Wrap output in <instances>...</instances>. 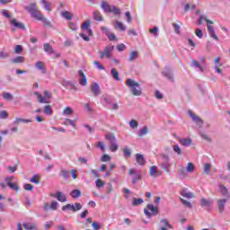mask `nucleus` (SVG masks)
<instances>
[{
  "mask_svg": "<svg viewBox=\"0 0 230 230\" xmlns=\"http://www.w3.org/2000/svg\"><path fill=\"white\" fill-rule=\"evenodd\" d=\"M191 66L198 67L200 71H204V68L201 67L200 64H199L197 60L191 61Z\"/></svg>",
  "mask_w": 230,
  "mask_h": 230,
  "instance_id": "13d9d810",
  "label": "nucleus"
},
{
  "mask_svg": "<svg viewBox=\"0 0 230 230\" xmlns=\"http://www.w3.org/2000/svg\"><path fill=\"white\" fill-rule=\"evenodd\" d=\"M67 209H70V211H74V213H76V211H80V209H82V204L75 203V207L72 204H66L62 207V211H67Z\"/></svg>",
  "mask_w": 230,
  "mask_h": 230,
  "instance_id": "6e6552de",
  "label": "nucleus"
},
{
  "mask_svg": "<svg viewBox=\"0 0 230 230\" xmlns=\"http://www.w3.org/2000/svg\"><path fill=\"white\" fill-rule=\"evenodd\" d=\"M172 150L173 152H175V154H177L178 155H181L182 154V150L181 149V146H179V145H174L172 146Z\"/></svg>",
  "mask_w": 230,
  "mask_h": 230,
  "instance_id": "a18cd8bd",
  "label": "nucleus"
},
{
  "mask_svg": "<svg viewBox=\"0 0 230 230\" xmlns=\"http://www.w3.org/2000/svg\"><path fill=\"white\" fill-rule=\"evenodd\" d=\"M23 188L26 191H33V185L30 183L24 184Z\"/></svg>",
  "mask_w": 230,
  "mask_h": 230,
  "instance_id": "338daca9",
  "label": "nucleus"
},
{
  "mask_svg": "<svg viewBox=\"0 0 230 230\" xmlns=\"http://www.w3.org/2000/svg\"><path fill=\"white\" fill-rule=\"evenodd\" d=\"M72 199H80L82 197V191L80 190H73L70 193Z\"/></svg>",
  "mask_w": 230,
  "mask_h": 230,
  "instance_id": "cd10ccee",
  "label": "nucleus"
},
{
  "mask_svg": "<svg viewBox=\"0 0 230 230\" xmlns=\"http://www.w3.org/2000/svg\"><path fill=\"white\" fill-rule=\"evenodd\" d=\"M3 98L4 100H7L9 102H12V100H13V95L10 93H3Z\"/></svg>",
  "mask_w": 230,
  "mask_h": 230,
  "instance_id": "ea45409f",
  "label": "nucleus"
},
{
  "mask_svg": "<svg viewBox=\"0 0 230 230\" xmlns=\"http://www.w3.org/2000/svg\"><path fill=\"white\" fill-rule=\"evenodd\" d=\"M42 4H44V8L45 10H47V12H51V4L48 3V1L46 0H41Z\"/></svg>",
  "mask_w": 230,
  "mask_h": 230,
  "instance_id": "37998d69",
  "label": "nucleus"
},
{
  "mask_svg": "<svg viewBox=\"0 0 230 230\" xmlns=\"http://www.w3.org/2000/svg\"><path fill=\"white\" fill-rule=\"evenodd\" d=\"M112 51H114V46L110 45L104 48L102 51L105 58H112Z\"/></svg>",
  "mask_w": 230,
  "mask_h": 230,
  "instance_id": "f8f14e48",
  "label": "nucleus"
},
{
  "mask_svg": "<svg viewBox=\"0 0 230 230\" xmlns=\"http://www.w3.org/2000/svg\"><path fill=\"white\" fill-rule=\"evenodd\" d=\"M203 172H204V173H206V175H209V172H211V164H205Z\"/></svg>",
  "mask_w": 230,
  "mask_h": 230,
  "instance_id": "3c124183",
  "label": "nucleus"
},
{
  "mask_svg": "<svg viewBox=\"0 0 230 230\" xmlns=\"http://www.w3.org/2000/svg\"><path fill=\"white\" fill-rule=\"evenodd\" d=\"M33 120L30 119L16 118L13 121V125H19V123H31Z\"/></svg>",
  "mask_w": 230,
  "mask_h": 230,
  "instance_id": "b1692460",
  "label": "nucleus"
},
{
  "mask_svg": "<svg viewBox=\"0 0 230 230\" xmlns=\"http://www.w3.org/2000/svg\"><path fill=\"white\" fill-rule=\"evenodd\" d=\"M43 50L45 51V53H48V55H51V54L55 53L53 47H51V44H49V43H45L43 45Z\"/></svg>",
  "mask_w": 230,
  "mask_h": 230,
  "instance_id": "aec40b11",
  "label": "nucleus"
},
{
  "mask_svg": "<svg viewBox=\"0 0 230 230\" xmlns=\"http://www.w3.org/2000/svg\"><path fill=\"white\" fill-rule=\"evenodd\" d=\"M149 32L154 35V37H157V33H159V27H154L153 29L149 30Z\"/></svg>",
  "mask_w": 230,
  "mask_h": 230,
  "instance_id": "6e6d98bb",
  "label": "nucleus"
},
{
  "mask_svg": "<svg viewBox=\"0 0 230 230\" xmlns=\"http://www.w3.org/2000/svg\"><path fill=\"white\" fill-rule=\"evenodd\" d=\"M126 85L131 91V94H133V96H141V94H143L141 84L134 79H127Z\"/></svg>",
  "mask_w": 230,
  "mask_h": 230,
  "instance_id": "f03ea898",
  "label": "nucleus"
},
{
  "mask_svg": "<svg viewBox=\"0 0 230 230\" xmlns=\"http://www.w3.org/2000/svg\"><path fill=\"white\" fill-rule=\"evenodd\" d=\"M144 213L147 218H151L153 215H157V213H159V208L154 207L153 204H148L146 208L144 209Z\"/></svg>",
  "mask_w": 230,
  "mask_h": 230,
  "instance_id": "39448f33",
  "label": "nucleus"
},
{
  "mask_svg": "<svg viewBox=\"0 0 230 230\" xmlns=\"http://www.w3.org/2000/svg\"><path fill=\"white\" fill-rule=\"evenodd\" d=\"M149 175L150 177H160L163 175V172L157 170V166L153 165L149 168Z\"/></svg>",
  "mask_w": 230,
  "mask_h": 230,
  "instance_id": "ddd939ff",
  "label": "nucleus"
},
{
  "mask_svg": "<svg viewBox=\"0 0 230 230\" xmlns=\"http://www.w3.org/2000/svg\"><path fill=\"white\" fill-rule=\"evenodd\" d=\"M14 53H16V55H21V53H22V46L17 45L14 49Z\"/></svg>",
  "mask_w": 230,
  "mask_h": 230,
  "instance_id": "e2e57ef3",
  "label": "nucleus"
},
{
  "mask_svg": "<svg viewBox=\"0 0 230 230\" xmlns=\"http://www.w3.org/2000/svg\"><path fill=\"white\" fill-rule=\"evenodd\" d=\"M35 67L39 71H41L43 75H46L48 73V68H46V65L42 61H38L35 63Z\"/></svg>",
  "mask_w": 230,
  "mask_h": 230,
  "instance_id": "2eb2a0df",
  "label": "nucleus"
},
{
  "mask_svg": "<svg viewBox=\"0 0 230 230\" xmlns=\"http://www.w3.org/2000/svg\"><path fill=\"white\" fill-rule=\"evenodd\" d=\"M6 184L11 188V190H13L14 191H19L21 188L17 183H13L12 181H13V176H11L10 178H5Z\"/></svg>",
  "mask_w": 230,
  "mask_h": 230,
  "instance_id": "9d476101",
  "label": "nucleus"
},
{
  "mask_svg": "<svg viewBox=\"0 0 230 230\" xmlns=\"http://www.w3.org/2000/svg\"><path fill=\"white\" fill-rule=\"evenodd\" d=\"M145 201L143 200V199H133L132 201V206L137 207V206H141V204H143Z\"/></svg>",
  "mask_w": 230,
  "mask_h": 230,
  "instance_id": "4c0bfd02",
  "label": "nucleus"
},
{
  "mask_svg": "<svg viewBox=\"0 0 230 230\" xmlns=\"http://www.w3.org/2000/svg\"><path fill=\"white\" fill-rule=\"evenodd\" d=\"M188 114L191 118L192 121H194V123H196L199 128H202L204 126V120H202L200 117L197 116V114L191 112V111H189Z\"/></svg>",
  "mask_w": 230,
  "mask_h": 230,
  "instance_id": "0eeeda50",
  "label": "nucleus"
},
{
  "mask_svg": "<svg viewBox=\"0 0 230 230\" xmlns=\"http://www.w3.org/2000/svg\"><path fill=\"white\" fill-rule=\"evenodd\" d=\"M148 134V127L144 126L143 128H141L138 132V136L140 137H143V136H146Z\"/></svg>",
  "mask_w": 230,
  "mask_h": 230,
  "instance_id": "c9c22d12",
  "label": "nucleus"
},
{
  "mask_svg": "<svg viewBox=\"0 0 230 230\" xmlns=\"http://www.w3.org/2000/svg\"><path fill=\"white\" fill-rule=\"evenodd\" d=\"M102 100H103V102H105V103L111 104V97H109V95H102Z\"/></svg>",
  "mask_w": 230,
  "mask_h": 230,
  "instance_id": "774afa93",
  "label": "nucleus"
},
{
  "mask_svg": "<svg viewBox=\"0 0 230 230\" xmlns=\"http://www.w3.org/2000/svg\"><path fill=\"white\" fill-rule=\"evenodd\" d=\"M111 13H114V15H121V10L115 5H112Z\"/></svg>",
  "mask_w": 230,
  "mask_h": 230,
  "instance_id": "e433bc0d",
  "label": "nucleus"
},
{
  "mask_svg": "<svg viewBox=\"0 0 230 230\" xmlns=\"http://www.w3.org/2000/svg\"><path fill=\"white\" fill-rule=\"evenodd\" d=\"M136 161L139 166H145V164H146V160H145V156L141 154L136 155Z\"/></svg>",
  "mask_w": 230,
  "mask_h": 230,
  "instance_id": "f3484780",
  "label": "nucleus"
},
{
  "mask_svg": "<svg viewBox=\"0 0 230 230\" xmlns=\"http://www.w3.org/2000/svg\"><path fill=\"white\" fill-rule=\"evenodd\" d=\"M43 94L45 98L39 92H34V96H37L40 103H49L48 100H51V93L45 91Z\"/></svg>",
  "mask_w": 230,
  "mask_h": 230,
  "instance_id": "20e7f679",
  "label": "nucleus"
},
{
  "mask_svg": "<svg viewBox=\"0 0 230 230\" xmlns=\"http://www.w3.org/2000/svg\"><path fill=\"white\" fill-rule=\"evenodd\" d=\"M123 154H124V157H126V159L127 158H128V157H131V155H132V151H130V149L129 148H124L123 149Z\"/></svg>",
  "mask_w": 230,
  "mask_h": 230,
  "instance_id": "09e8293b",
  "label": "nucleus"
},
{
  "mask_svg": "<svg viewBox=\"0 0 230 230\" xmlns=\"http://www.w3.org/2000/svg\"><path fill=\"white\" fill-rule=\"evenodd\" d=\"M186 170L189 173H192L193 170H195V165L192 163H188Z\"/></svg>",
  "mask_w": 230,
  "mask_h": 230,
  "instance_id": "603ef678",
  "label": "nucleus"
},
{
  "mask_svg": "<svg viewBox=\"0 0 230 230\" xmlns=\"http://www.w3.org/2000/svg\"><path fill=\"white\" fill-rule=\"evenodd\" d=\"M208 30L210 37L214 39L215 40L218 41V38L217 37V34L215 33V28L212 25H208Z\"/></svg>",
  "mask_w": 230,
  "mask_h": 230,
  "instance_id": "5701e85b",
  "label": "nucleus"
},
{
  "mask_svg": "<svg viewBox=\"0 0 230 230\" xmlns=\"http://www.w3.org/2000/svg\"><path fill=\"white\" fill-rule=\"evenodd\" d=\"M218 188H219V191H220L221 195H223V197H226L228 195L229 190H227V187L224 186L223 184H219Z\"/></svg>",
  "mask_w": 230,
  "mask_h": 230,
  "instance_id": "a878e982",
  "label": "nucleus"
},
{
  "mask_svg": "<svg viewBox=\"0 0 230 230\" xmlns=\"http://www.w3.org/2000/svg\"><path fill=\"white\" fill-rule=\"evenodd\" d=\"M93 65L99 69L100 71H105V66L100 63V61H93Z\"/></svg>",
  "mask_w": 230,
  "mask_h": 230,
  "instance_id": "49530a36",
  "label": "nucleus"
},
{
  "mask_svg": "<svg viewBox=\"0 0 230 230\" xmlns=\"http://www.w3.org/2000/svg\"><path fill=\"white\" fill-rule=\"evenodd\" d=\"M22 226L26 230L37 229V226H35V224L24 223Z\"/></svg>",
  "mask_w": 230,
  "mask_h": 230,
  "instance_id": "f704fd0d",
  "label": "nucleus"
},
{
  "mask_svg": "<svg viewBox=\"0 0 230 230\" xmlns=\"http://www.w3.org/2000/svg\"><path fill=\"white\" fill-rule=\"evenodd\" d=\"M95 146L100 148L102 152H105V144L102 141L96 143Z\"/></svg>",
  "mask_w": 230,
  "mask_h": 230,
  "instance_id": "4d7b16f0",
  "label": "nucleus"
},
{
  "mask_svg": "<svg viewBox=\"0 0 230 230\" xmlns=\"http://www.w3.org/2000/svg\"><path fill=\"white\" fill-rule=\"evenodd\" d=\"M107 141L110 143V150L111 152H117L119 146H118V140L116 139V136L110 133L105 136Z\"/></svg>",
  "mask_w": 230,
  "mask_h": 230,
  "instance_id": "7ed1b4c3",
  "label": "nucleus"
},
{
  "mask_svg": "<svg viewBox=\"0 0 230 230\" xmlns=\"http://www.w3.org/2000/svg\"><path fill=\"white\" fill-rule=\"evenodd\" d=\"M101 8L105 12V13H111V10H112V6L109 5L105 1L102 2Z\"/></svg>",
  "mask_w": 230,
  "mask_h": 230,
  "instance_id": "6ab92c4d",
  "label": "nucleus"
},
{
  "mask_svg": "<svg viewBox=\"0 0 230 230\" xmlns=\"http://www.w3.org/2000/svg\"><path fill=\"white\" fill-rule=\"evenodd\" d=\"M180 143L182 145V146H190L193 141L191 138H181Z\"/></svg>",
  "mask_w": 230,
  "mask_h": 230,
  "instance_id": "c756f323",
  "label": "nucleus"
},
{
  "mask_svg": "<svg viewBox=\"0 0 230 230\" xmlns=\"http://www.w3.org/2000/svg\"><path fill=\"white\" fill-rule=\"evenodd\" d=\"M139 57V52L137 51H132L129 54V58H128V62H134V60H136V58H137Z\"/></svg>",
  "mask_w": 230,
  "mask_h": 230,
  "instance_id": "7c9ffc66",
  "label": "nucleus"
},
{
  "mask_svg": "<svg viewBox=\"0 0 230 230\" xmlns=\"http://www.w3.org/2000/svg\"><path fill=\"white\" fill-rule=\"evenodd\" d=\"M161 224L164 225V227H168V229H172L173 226H172V225H170L168 219L164 218L160 220Z\"/></svg>",
  "mask_w": 230,
  "mask_h": 230,
  "instance_id": "79ce46f5",
  "label": "nucleus"
},
{
  "mask_svg": "<svg viewBox=\"0 0 230 230\" xmlns=\"http://www.w3.org/2000/svg\"><path fill=\"white\" fill-rule=\"evenodd\" d=\"M226 204H227V199H221L217 200V208L220 214L224 213L226 209Z\"/></svg>",
  "mask_w": 230,
  "mask_h": 230,
  "instance_id": "4468645a",
  "label": "nucleus"
},
{
  "mask_svg": "<svg viewBox=\"0 0 230 230\" xmlns=\"http://www.w3.org/2000/svg\"><path fill=\"white\" fill-rule=\"evenodd\" d=\"M90 27H91V22H89V21H85L81 25V29L83 30V31H86L87 30H89Z\"/></svg>",
  "mask_w": 230,
  "mask_h": 230,
  "instance_id": "a19ab883",
  "label": "nucleus"
},
{
  "mask_svg": "<svg viewBox=\"0 0 230 230\" xmlns=\"http://www.w3.org/2000/svg\"><path fill=\"white\" fill-rule=\"evenodd\" d=\"M113 26L115 30H120V31H125V25L118 20L114 21Z\"/></svg>",
  "mask_w": 230,
  "mask_h": 230,
  "instance_id": "4be33fe9",
  "label": "nucleus"
},
{
  "mask_svg": "<svg viewBox=\"0 0 230 230\" xmlns=\"http://www.w3.org/2000/svg\"><path fill=\"white\" fill-rule=\"evenodd\" d=\"M129 127H130V128H137V127H139V124L137 123V120L132 119L129 121Z\"/></svg>",
  "mask_w": 230,
  "mask_h": 230,
  "instance_id": "c03bdc74",
  "label": "nucleus"
},
{
  "mask_svg": "<svg viewBox=\"0 0 230 230\" xmlns=\"http://www.w3.org/2000/svg\"><path fill=\"white\" fill-rule=\"evenodd\" d=\"M61 175L65 179H69L70 177L69 172H67L66 170H61Z\"/></svg>",
  "mask_w": 230,
  "mask_h": 230,
  "instance_id": "0e129e2a",
  "label": "nucleus"
},
{
  "mask_svg": "<svg viewBox=\"0 0 230 230\" xmlns=\"http://www.w3.org/2000/svg\"><path fill=\"white\" fill-rule=\"evenodd\" d=\"M111 75L117 82H119V80H121L119 78V72H118L116 68L111 69Z\"/></svg>",
  "mask_w": 230,
  "mask_h": 230,
  "instance_id": "72a5a7b5",
  "label": "nucleus"
},
{
  "mask_svg": "<svg viewBox=\"0 0 230 230\" xmlns=\"http://www.w3.org/2000/svg\"><path fill=\"white\" fill-rule=\"evenodd\" d=\"M106 37H108L109 40L111 41L118 40L117 37L112 32H108V34H106Z\"/></svg>",
  "mask_w": 230,
  "mask_h": 230,
  "instance_id": "bf43d9fd",
  "label": "nucleus"
},
{
  "mask_svg": "<svg viewBox=\"0 0 230 230\" xmlns=\"http://www.w3.org/2000/svg\"><path fill=\"white\" fill-rule=\"evenodd\" d=\"M61 15L66 21H71V19H73V17H74L73 13L71 12H69V11L62 12Z\"/></svg>",
  "mask_w": 230,
  "mask_h": 230,
  "instance_id": "bb28decb",
  "label": "nucleus"
},
{
  "mask_svg": "<svg viewBox=\"0 0 230 230\" xmlns=\"http://www.w3.org/2000/svg\"><path fill=\"white\" fill-rule=\"evenodd\" d=\"M24 62V57L17 56L11 59V64H22Z\"/></svg>",
  "mask_w": 230,
  "mask_h": 230,
  "instance_id": "393cba45",
  "label": "nucleus"
},
{
  "mask_svg": "<svg viewBox=\"0 0 230 230\" xmlns=\"http://www.w3.org/2000/svg\"><path fill=\"white\" fill-rule=\"evenodd\" d=\"M50 197H57V199L59 202H66L67 201V198L66 197V194L62 195L61 191H58L56 193V195L51 194Z\"/></svg>",
  "mask_w": 230,
  "mask_h": 230,
  "instance_id": "a211bd4d",
  "label": "nucleus"
},
{
  "mask_svg": "<svg viewBox=\"0 0 230 230\" xmlns=\"http://www.w3.org/2000/svg\"><path fill=\"white\" fill-rule=\"evenodd\" d=\"M65 125H71L74 128L76 127V124H75V120H71L70 119H66Z\"/></svg>",
  "mask_w": 230,
  "mask_h": 230,
  "instance_id": "052dcab7",
  "label": "nucleus"
},
{
  "mask_svg": "<svg viewBox=\"0 0 230 230\" xmlns=\"http://www.w3.org/2000/svg\"><path fill=\"white\" fill-rule=\"evenodd\" d=\"M63 113L66 114V116H71V114H73V109H71V107L66 106L64 111Z\"/></svg>",
  "mask_w": 230,
  "mask_h": 230,
  "instance_id": "864d4df0",
  "label": "nucleus"
},
{
  "mask_svg": "<svg viewBox=\"0 0 230 230\" xmlns=\"http://www.w3.org/2000/svg\"><path fill=\"white\" fill-rule=\"evenodd\" d=\"M93 19L94 21H99L100 22H102V21H103V16H102V13H100L99 11H95L93 12Z\"/></svg>",
  "mask_w": 230,
  "mask_h": 230,
  "instance_id": "473e14b6",
  "label": "nucleus"
},
{
  "mask_svg": "<svg viewBox=\"0 0 230 230\" xmlns=\"http://www.w3.org/2000/svg\"><path fill=\"white\" fill-rule=\"evenodd\" d=\"M90 89L93 96H100V94H102V90L100 89V84H98V83H93Z\"/></svg>",
  "mask_w": 230,
  "mask_h": 230,
  "instance_id": "1a4fd4ad",
  "label": "nucleus"
},
{
  "mask_svg": "<svg viewBox=\"0 0 230 230\" xmlns=\"http://www.w3.org/2000/svg\"><path fill=\"white\" fill-rule=\"evenodd\" d=\"M162 75H163V76L167 78V80H169V82H172V84H173L175 82V77L173 76V72L172 70L166 69L162 72Z\"/></svg>",
  "mask_w": 230,
  "mask_h": 230,
  "instance_id": "9b49d317",
  "label": "nucleus"
},
{
  "mask_svg": "<svg viewBox=\"0 0 230 230\" xmlns=\"http://www.w3.org/2000/svg\"><path fill=\"white\" fill-rule=\"evenodd\" d=\"M128 175L132 177V184H137L141 181V172H137V169L131 168L128 169Z\"/></svg>",
  "mask_w": 230,
  "mask_h": 230,
  "instance_id": "423d86ee",
  "label": "nucleus"
},
{
  "mask_svg": "<svg viewBox=\"0 0 230 230\" xmlns=\"http://www.w3.org/2000/svg\"><path fill=\"white\" fill-rule=\"evenodd\" d=\"M211 204H213V201L206 199H200V206L201 208H209V206H211Z\"/></svg>",
  "mask_w": 230,
  "mask_h": 230,
  "instance_id": "c85d7f7f",
  "label": "nucleus"
},
{
  "mask_svg": "<svg viewBox=\"0 0 230 230\" xmlns=\"http://www.w3.org/2000/svg\"><path fill=\"white\" fill-rule=\"evenodd\" d=\"M199 136H200V137H202V139H205V141L211 143V137H209V136L206 135V133L200 131Z\"/></svg>",
  "mask_w": 230,
  "mask_h": 230,
  "instance_id": "8fccbe9b",
  "label": "nucleus"
},
{
  "mask_svg": "<svg viewBox=\"0 0 230 230\" xmlns=\"http://www.w3.org/2000/svg\"><path fill=\"white\" fill-rule=\"evenodd\" d=\"M10 24L14 26V28H18L19 30H26V26L24 25V23L17 22L16 19L11 20Z\"/></svg>",
  "mask_w": 230,
  "mask_h": 230,
  "instance_id": "dca6fc26",
  "label": "nucleus"
},
{
  "mask_svg": "<svg viewBox=\"0 0 230 230\" xmlns=\"http://www.w3.org/2000/svg\"><path fill=\"white\" fill-rule=\"evenodd\" d=\"M96 187L100 190V188H103L105 186V181L100 179L95 181Z\"/></svg>",
  "mask_w": 230,
  "mask_h": 230,
  "instance_id": "de8ad7c7",
  "label": "nucleus"
},
{
  "mask_svg": "<svg viewBox=\"0 0 230 230\" xmlns=\"http://www.w3.org/2000/svg\"><path fill=\"white\" fill-rule=\"evenodd\" d=\"M181 197H184L185 199H193L194 195L193 192H188V189L184 188L181 191Z\"/></svg>",
  "mask_w": 230,
  "mask_h": 230,
  "instance_id": "412c9836",
  "label": "nucleus"
},
{
  "mask_svg": "<svg viewBox=\"0 0 230 230\" xmlns=\"http://www.w3.org/2000/svg\"><path fill=\"white\" fill-rule=\"evenodd\" d=\"M24 9L30 13L32 19H36V21H40L43 23V26H51V22H49V20H48V18H46L44 14H42L40 10H39V8L37 7V4L31 3L29 5L25 6Z\"/></svg>",
  "mask_w": 230,
  "mask_h": 230,
  "instance_id": "f257e3e1",
  "label": "nucleus"
},
{
  "mask_svg": "<svg viewBox=\"0 0 230 230\" xmlns=\"http://www.w3.org/2000/svg\"><path fill=\"white\" fill-rule=\"evenodd\" d=\"M58 208V202L52 201L50 204V209H52L53 211H57Z\"/></svg>",
  "mask_w": 230,
  "mask_h": 230,
  "instance_id": "680f3d73",
  "label": "nucleus"
},
{
  "mask_svg": "<svg viewBox=\"0 0 230 230\" xmlns=\"http://www.w3.org/2000/svg\"><path fill=\"white\" fill-rule=\"evenodd\" d=\"M30 182H32L33 184H39L40 182V175L34 174L31 179Z\"/></svg>",
  "mask_w": 230,
  "mask_h": 230,
  "instance_id": "2f4dec72",
  "label": "nucleus"
},
{
  "mask_svg": "<svg viewBox=\"0 0 230 230\" xmlns=\"http://www.w3.org/2000/svg\"><path fill=\"white\" fill-rule=\"evenodd\" d=\"M102 163H107V161H111V156L109 155H103L101 157Z\"/></svg>",
  "mask_w": 230,
  "mask_h": 230,
  "instance_id": "69168bd1",
  "label": "nucleus"
},
{
  "mask_svg": "<svg viewBox=\"0 0 230 230\" xmlns=\"http://www.w3.org/2000/svg\"><path fill=\"white\" fill-rule=\"evenodd\" d=\"M43 112L48 116H51V114H53V110L51 109V106L47 105L44 107Z\"/></svg>",
  "mask_w": 230,
  "mask_h": 230,
  "instance_id": "58836bf2",
  "label": "nucleus"
},
{
  "mask_svg": "<svg viewBox=\"0 0 230 230\" xmlns=\"http://www.w3.org/2000/svg\"><path fill=\"white\" fill-rule=\"evenodd\" d=\"M68 28L72 30V31H76V30H78V26L73 22H68Z\"/></svg>",
  "mask_w": 230,
  "mask_h": 230,
  "instance_id": "5fc2aeb1",
  "label": "nucleus"
}]
</instances>
